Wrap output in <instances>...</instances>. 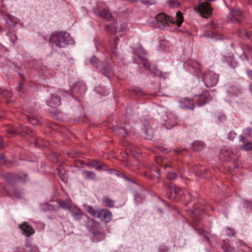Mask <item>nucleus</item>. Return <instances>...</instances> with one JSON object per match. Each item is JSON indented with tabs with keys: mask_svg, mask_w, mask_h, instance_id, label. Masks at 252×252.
I'll return each instance as SVG.
<instances>
[{
	"mask_svg": "<svg viewBox=\"0 0 252 252\" xmlns=\"http://www.w3.org/2000/svg\"><path fill=\"white\" fill-rule=\"evenodd\" d=\"M133 128L130 127L129 125H125V126L123 125H116L113 126L112 127V130L114 133L120 137H125L129 132H133Z\"/></svg>",
	"mask_w": 252,
	"mask_h": 252,
	"instance_id": "obj_9",
	"label": "nucleus"
},
{
	"mask_svg": "<svg viewBox=\"0 0 252 252\" xmlns=\"http://www.w3.org/2000/svg\"><path fill=\"white\" fill-rule=\"evenodd\" d=\"M226 61L228 64L233 68H235L237 65V63L233 56H231L230 59H227Z\"/></svg>",
	"mask_w": 252,
	"mask_h": 252,
	"instance_id": "obj_42",
	"label": "nucleus"
},
{
	"mask_svg": "<svg viewBox=\"0 0 252 252\" xmlns=\"http://www.w3.org/2000/svg\"><path fill=\"white\" fill-rule=\"evenodd\" d=\"M5 144L3 142V139L1 137H0V149L4 148Z\"/></svg>",
	"mask_w": 252,
	"mask_h": 252,
	"instance_id": "obj_60",
	"label": "nucleus"
},
{
	"mask_svg": "<svg viewBox=\"0 0 252 252\" xmlns=\"http://www.w3.org/2000/svg\"><path fill=\"white\" fill-rule=\"evenodd\" d=\"M194 172L196 176L201 177L204 178L209 177V174L210 173V171L209 170L206 169L203 166H200L199 169L195 168L194 169Z\"/></svg>",
	"mask_w": 252,
	"mask_h": 252,
	"instance_id": "obj_23",
	"label": "nucleus"
},
{
	"mask_svg": "<svg viewBox=\"0 0 252 252\" xmlns=\"http://www.w3.org/2000/svg\"><path fill=\"white\" fill-rule=\"evenodd\" d=\"M2 130L5 131L7 134L14 135L15 134H19L23 136L25 134L29 135L31 136L35 135L34 132L27 126H22L21 131L18 132L17 130L10 125H6L2 127Z\"/></svg>",
	"mask_w": 252,
	"mask_h": 252,
	"instance_id": "obj_5",
	"label": "nucleus"
},
{
	"mask_svg": "<svg viewBox=\"0 0 252 252\" xmlns=\"http://www.w3.org/2000/svg\"><path fill=\"white\" fill-rule=\"evenodd\" d=\"M0 94L4 97H8L11 95V93L7 90H2L1 91Z\"/></svg>",
	"mask_w": 252,
	"mask_h": 252,
	"instance_id": "obj_52",
	"label": "nucleus"
},
{
	"mask_svg": "<svg viewBox=\"0 0 252 252\" xmlns=\"http://www.w3.org/2000/svg\"><path fill=\"white\" fill-rule=\"evenodd\" d=\"M154 172L157 173V177L158 179H159L160 178V170L158 169H157V170H151L149 171H146L144 173V175L148 179H153V178L154 176Z\"/></svg>",
	"mask_w": 252,
	"mask_h": 252,
	"instance_id": "obj_31",
	"label": "nucleus"
},
{
	"mask_svg": "<svg viewBox=\"0 0 252 252\" xmlns=\"http://www.w3.org/2000/svg\"><path fill=\"white\" fill-rule=\"evenodd\" d=\"M222 248L223 249L224 252H235L234 249L229 246H223Z\"/></svg>",
	"mask_w": 252,
	"mask_h": 252,
	"instance_id": "obj_53",
	"label": "nucleus"
},
{
	"mask_svg": "<svg viewBox=\"0 0 252 252\" xmlns=\"http://www.w3.org/2000/svg\"><path fill=\"white\" fill-rule=\"evenodd\" d=\"M134 92L136 94L141 95L142 94V90L139 88H136L134 90Z\"/></svg>",
	"mask_w": 252,
	"mask_h": 252,
	"instance_id": "obj_59",
	"label": "nucleus"
},
{
	"mask_svg": "<svg viewBox=\"0 0 252 252\" xmlns=\"http://www.w3.org/2000/svg\"><path fill=\"white\" fill-rule=\"evenodd\" d=\"M94 13L97 16L109 21L114 20V17L109 7L104 3L100 2L93 9Z\"/></svg>",
	"mask_w": 252,
	"mask_h": 252,
	"instance_id": "obj_4",
	"label": "nucleus"
},
{
	"mask_svg": "<svg viewBox=\"0 0 252 252\" xmlns=\"http://www.w3.org/2000/svg\"><path fill=\"white\" fill-rule=\"evenodd\" d=\"M4 180L9 185H13L18 180L23 182L27 181L28 174L23 173L22 175H17L12 173H7L2 175Z\"/></svg>",
	"mask_w": 252,
	"mask_h": 252,
	"instance_id": "obj_7",
	"label": "nucleus"
},
{
	"mask_svg": "<svg viewBox=\"0 0 252 252\" xmlns=\"http://www.w3.org/2000/svg\"><path fill=\"white\" fill-rule=\"evenodd\" d=\"M237 34L241 38L247 37L248 38H250L249 33L244 29H239L238 31Z\"/></svg>",
	"mask_w": 252,
	"mask_h": 252,
	"instance_id": "obj_39",
	"label": "nucleus"
},
{
	"mask_svg": "<svg viewBox=\"0 0 252 252\" xmlns=\"http://www.w3.org/2000/svg\"><path fill=\"white\" fill-rule=\"evenodd\" d=\"M240 141L244 144L241 145L240 147L243 151H250L252 150V142H246V137L243 135L239 136Z\"/></svg>",
	"mask_w": 252,
	"mask_h": 252,
	"instance_id": "obj_24",
	"label": "nucleus"
},
{
	"mask_svg": "<svg viewBox=\"0 0 252 252\" xmlns=\"http://www.w3.org/2000/svg\"><path fill=\"white\" fill-rule=\"evenodd\" d=\"M141 62L143 65V67L147 70H149L150 68V64L147 61V59L145 58V60H139Z\"/></svg>",
	"mask_w": 252,
	"mask_h": 252,
	"instance_id": "obj_47",
	"label": "nucleus"
},
{
	"mask_svg": "<svg viewBox=\"0 0 252 252\" xmlns=\"http://www.w3.org/2000/svg\"><path fill=\"white\" fill-rule=\"evenodd\" d=\"M177 176L176 173L174 172H168L166 175L167 178L171 181L176 179Z\"/></svg>",
	"mask_w": 252,
	"mask_h": 252,
	"instance_id": "obj_44",
	"label": "nucleus"
},
{
	"mask_svg": "<svg viewBox=\"0 0 252 252\" xmlns=\"http://www.w3.org/2000/svg\"><path fill=\"white\" fill-rule=\"evenodd\" d=\"M147 53L144 49L140 46L138 49V52L136 53L137 57L135 58V61L136 63H139L138 60H145L146 58Z\"/></svg>",
	"mask_w": 252,
	"mask_h": 252,
	"instance_id": "obj_25",
	"label": "nucleus"
},
{
	"mask_svg": "<svg viewBox=\"0 0 252 252\" xmlns=\"http://www.w3.org/2000/svg\"><path fill=\"white\" fill-rule=\"evenodd\" d=\"M242 89L235 86L230 87L228 92L231 93L234 95H237L241 93Z\"/></svg>",
	"mask_w": 252,
	"mask_h": 252,
	"instance_id": "obj_34",
	"label": "nucleus"
},
{
	"mask_svg": "<svg viewBox=\"0 0 252 252\" xmlns=\"http://www.w3.org/2000/svg\"><path fill=\"white\" fill-rule=\"evenodd\" d=\"M6 22L5 24L8 25L10 27L15 26L18 23L17 19L16 17L9 14H7L5 16Z\"/></svg>",
	"mask_w": 252,
	"mask_h": 252,
	"instance_id": "obj_26",
	"label": "nucleus"
},
{
	"mask_svg": "<svg viewBox=\"0 0 252 252\" xmlns=\"http://www.w3.org/2000/svg\"><path fill=\"white\" fill-rule=\"evenodd\" d=\"M167 189V196L170 199H174L180 195L181 189L177 186L172 187L169 184L165 185Z\"/></svg>",
	"mask_w": 252,
	"mask_h": 252,
	"instance_id": "obj_11",
	"label": "nucleus"
},
{
	"mask_svg": "<svg viewBox=\"0 0 252 252\" xmlns=\"http://www.w3.org/2000/svg\"><path fill=\"white\" fill-rule=\"evenodd\" d=\"M49 41L60 48H64L68 44H73V39L66 32H60L52 34Z\"/></svg>",
	"mask_w": 252,
	"mask_h": 252,
	"instance_id": "obj_2",
	"label": "nucleus"
},
{
	"mask_svg": "<svg viewBox=\"0 0 252 252\" xmlns=\"http://www.w3.org/2000/svg\"><path fill=\"white\" fill-rule=\"evenodd\" d=\"M218 119L219 121L221 123H224L226 121V117L225 114L223 113L218 114Z\"/></svg>",
	"mask_w": 252,
	"mask_h": 252,
	"instance_id": "obj_48",
	"label": "nucleus"
},
{
	"mask_svg": "<svg viewBox=\"0 0 252 252\" xmlns=\"http://www.w3.org/2000/svg\"><path fill=\"white\" fill-rule=\"evenodd\" d=\"M23 86V83H20L18 88L17 89V90H18V91L19 92H20V91H21L22 90Z\"/></svg>",
	"mask_w": 252,
	"mask_h": 252,
	"instance_id": "obj_64",
	"label": "nucleus"
},
{
	"mask_svg": "<svg viewBox=\"0 0 252 252\" xmlns=\"http://www.w3.org/2000/svg\"><path fill=\"white\" fill-rule=\"evenodd\" d=\"M19 227L23 231V233L28 237L34 233V231L32 227L26 222L19 225Z\"/></svg>",
	"mask_w": 252,
	"mask_h": 252,
	"instance_id": "obj_21",
	"label": "nucleus"
},
{
	"mask_svg": "<svg viewBox=\"0 0 252 252\" xmlns=\"http://www.w3.org/2000/svg\"><path fill=\"white\" fill-rule=\"evenodd\" d=\"M82 174L86 179L89 180H94L95 177V174L93 171L83 170Z\"/></svg>",
	"mask_w": 252,
	"mask_h": 252,
	"instance_id": "obj_33",
	"label": "nucleus"
},
{
	"mask_svg": "<svg viewBox=\"0 0 252 252\" xmlns=\"http://www.w3.org/2000/svg\"><path fill=\"white\" fill-rule=\"evenodd\" d=\"M14 37L11 38V41L12 43H15L17 39V36L16 35H14Z\"/></svg>",
	"mask_w": 252,
	"mask_h": 252,
	"instance_id": "obj_62",
	"label": "nucleus"
},
{
	"mask_svg": "<svg viewBox=\"0 0 252 252\" xmlns=\"http://www.w3.org/2000/svg\"><path fill=\"white\" fill-rule=\"evenodd\" d=\"M105 29L109 34H114L117 32V24L116 23H111L106 26Z\"/></svg>",
	"mask_w": 252,
	"mask_h": 252,
	"instance_id": "obj_30",
	"label": "nucleus"
},
{
	"mask_svg": "<svg viewBox=\"0 0 252 252\" xmlns=\"http://www.w3.org/2000/svg\"><path fill=\"white\" fill-rule=\"evenodd\" d=\"M86 90V86L80 82H76L73 85V87L71 89L73 94H84Z\"/></svg>",
	"mask_w": 252,
	"mask_h": 252,
	"instance_id": "obj_20",
	"label": "nucleus"
},
{
	"mask_svg": "<svg viewBox=\"0 0 252 252\" xmlns=\"http://www.w3.org/2000/svg\"><path fill=\"white\" fill-rule=\"evenodd\" d=\"M59 205L60 208L66 209L68 208V204L67 203L63 200H60L59 201Z\"/></svg>",
	"mask_w": 252,
	"mask_h": 252,
	"instance_id": "obj_49",
	"label": "nucleus"
},
{
	"mask_svg": "<svg viewBox=\"0 0 252 252\" xmlns=\"http://www.w3.org/2000/svg\"><path fill=\"white\" fill-rule=\"evenodd\" d=\"M153 73L155 75L161 77H165V74L162 72L160 70L158 69V68H154L152 71Z\"/></svg>",
	"mask_w": 252,
	"mask_h": 252,
	"instance_id": "obj_43",
	"label": "nucleus"
},
{
	"mask_svg": "<svg viewBox=\"0 0 252 252\" xmlns=\"http://www.w3.org/2000/svg\"><path fill=\"white\" fill-rule=\"evenodd\" d=\"M235 155L229 148L224 147L221 149L220 153V157L225 161H229L235 159Z\"/></svg>",
	"mask_w": 252,
	"mask_h": 252,
	"instance_id": "obj_10",
	"label": "nucleus"
},
{
	"mask_svg": "<svg viewBox=\"0 0 252 252\" xmlns=\"http://www.w3.org/2000/svg\"><path fill=\"white\" fill-rule=\"evenodd\" d=\"M4 156L3 155L0 156V163L4 164L5 160H4Z\"/></svg>",
	"mask_w": 252,
	"mask_h": 252,
	"instance_id": "obj_61",
	"label": "nucleus"
},
{
	"mask_svg": "<svg viewBox=\"0 0 252 252\" xmlns=\"http://www.w3.org/2000/svg\"><path fill=\"white\" fill-rule=\"evenodd\" d=\"M205 144L201 141H195L192 143V149L194 151L200 152L204 149Z\"/></svg>",
	"mask_w": 252,
	"mask_h": 252,
	"instance_id": "obj_28",
	"label": "nucleus"
},
{
	"mask_svg": "<svg viewBox=\"0 0 252 252\" xmlns=\"http://www.w3.org/2000/svg\"><path fill=\"white\" fill-rule=\"evenodd\" d=\"M243 56L246 60H248L249 55L252 54V48L248 45H245L244 46Z\"/></svg>",
	"mask_w": 252,
	"mask_h": 252,
	"instance_id": "obj_36",
	"label": "nucleus"
},
{
	"mask_svg": "<svg viewBox=\"0 0 252 252\" xmlns=\"http://www.w3.org/2000/svg\"><path fill=\"white\" fill-rule=\"evenodd\" d=\"M229 20L232 22H239L242 19L241 11L238 8L232 9L228 16Z\"/></svg>",
	"mask_w": 252,
	"mask_h": 252,
	"instance_id": "obj_14",
	"label": "nucleus"
},
{
	"mask_svg": "<svg viewBox=\"0 0 252 252\" xmlns=\"http://www.w3.org/2000/svg\"><path fill=\"white\" fill-rule=\"evenodd\" d=\"M193 98L199 106H202L212 100L211 95L208 92H205L200 94L195 95Z\"/></svg>",
	"mask_w": 252,
	"mask_h": 252,
	"instance_id": "obj_12",
	"label": "nucleus"
},
{
	"mask_svg": "<svg viewBox=\"0 0 252 252\" xmlns=\"http://www.w3.org/2000/svg\"><path fill=\"white\" fill-rule=\"evenodd\" d=\"M48 105L51 107L56 108L61 105L60 97L55 94H52L50 98L47 101Z\"/></svg>",
	"mask_w": 252,
	"mask_h": 252,
	"instance_id": "obj_22",
	"label": "nucleus"
},
{
	"mask_svg": "<svg viewBox=\"0 0 252 252\" xmlns=\"http://www.w3.org/2000/svg\"><path fill=\"white\" fill-rule=\"evenodd\" d=\"M92 160L91 161H89L88 163H86L84 161L82 160H78L76 161V165L77 166H79V165H84L85 164L86 166L89 167L92 166Z\"/></svg>",
	"mask_w": 252,
	"mask_h": 252,
	"instance_id": "obj_46",
	"label": "nucleus"
},
{
	"mask_svg": "<svg viewBox=\"0 0 252 252\" xmlns=\"http://www.w3.org/2000/svg\"><path fill=\"white\" fill-rule=\"evenodd\" d=\"M72 215L74 219L79 220L82 218L83 213L80 209H76Z\"/></svg>",
	"mask_w": 252,
	"mask_h": 252,
	"instance_id": "obj_38",
	"label": "nucleus"
},
{
	"mask_svg": "<svg viewBox=\"0 0 252 252\" xmlns=\"http://www.w3.org/2000/svg\"><path fill=\"white\" fill-rule=\"evenodd\" d=\"M164 125L167 129H170L176 125V123L172 121L171 119L168 118L165 120Z\"/></svg>",
	"mask_w": 252,
	"mask_h": 252,
	"instance_id": "obj_37",
	"label": "nucleus"
},
{
	"mask_svg": "<svg viewBox=\"0 0 252 252\" xmlns=\"http://www.w3.org/2000/svg\"><path fill=\"white\" fill-rule=\"evenodd\" d=\"M218 79L219 75L212 71L208 70L203 74L202 80L208 88L215 86L217 84Z\"/></svg>",
	"mask_w": 252,
	"mask_h": 252,
	"instance_id": "obj_6",
	"label": "nucleus"
},
{
	"mask_svg": "<svg viewBox=\"0 0 252 252\" xmlns=\"http://www.w3.org/2000/svg\"><path fill=\"white\" fill-rule=\"evenodd\" d=\"M90 63L94 66L96 68H98L99 66V61L94 56H93L90 59Z\"/></svg>",
	"mask_w": 252,
	"mask_h": 252,
	"instance_id": "obj_41",
	"label": "nucleus"
},
{
	"mask_svg": "<svg viewBox=\"0 0 252 252\" xmlns=\"http://www.w3.org/2000/svg\"><path fill=\"white\" fill-rule=\"evenodd\" d=\"M31 252H39L38 249L36 247H33L32 248Z\"/></svg>",
	"mask_w": 252,
	"mask_h": 252,
	"instance_id": "obj_63",
	"label": "nucleus"
},
{
	"mask_svg": "<svg viewBox=\"0 0 252 252\" xmlns=\"http://www.w3.org/2000/svg\"><path fill=\"white\" fill-rule=\"evenodd\" d=\"M194 10L204 18H207L212 14V9L207 1L199 3L197 6H195Z\"/></svg>",
	"mask_w": 252,
	"mask_h": 252,
	"instance_id": "obj_8",
	"label": "nucleus"
},
{
	"mask_svg": "<svg viewBox=\"0 0 252 252\" xmlns=\"http://www.w3.org/2000/svg\"><path fill=\"white\" fill-rule=\"evenodd\" d=\"M87 212L92 217L97 218L99 215V209L95 210L92 206H89L87 208Z\"/></svg>",
	"mask_w": 252,
	"mask_h": 252,
	"instance_id": "obj_35",
	"label": "nucleus"
},
{
	"mask_svg": "<svg viewBox=\"0 0 252 252\" xmlns=\"http://www.w3.org/2000/svg\"><path fill=\"white\" fill-rule=\"evenodd\" d=\"M205 207L200 203H195L192 209L189 212V214L192 220V224L195 230L202 235L206 241L209 240L208 232L205 231L199 226L200 221L202 219L201 215L204 213Z\"/></svg>",
	"mask_w": 252,
	"mask_h": 252,
	"instance_id": "obj_1",
	"label": "nucleus"
},
{
	"mask_svg": "<svg viewBox=\"0 0 252 252\" xmlns=\"http://www.w3.org/2000/svg\"><path fill=\"white\" fill-rule=\"evenodd\" d=\"M210 29L211 30V34L208 32H206V35L212 38L216 39H221V35L219 33L218 26L214 22H212L209 24Z\"/></svg>",
	"mask_w": 252,
	"mask_h": 252,
	"instance_id": "obj_15",
	"label": "nucleus"
},
{
	"mask_svg": "<svg viewBox=\"0 0 252 252\" xmlns=\"http://www.w3.org/2000/svg\"><path fill=\"white\" fill-rule=\"evenodd\" d=\"M102 202L104 206L108 208L114 207L115 203L114 200L107 196H104L102 197Z\"/></svg>",
	"mask_w": 252,
	"mask_h": 252,
	"instance_id": "obj_27",
	"label": "nucleus"
},
{
	"mask_svg": "<svg viewBox=\"0 0 252 252\" xmlns=\"http://www.w3.org/2000/svg\"><path fill=\"white\" fill-rule=\"evenodd\" d=\"M113 61L110 59L107 60L102 63V68L100 70L101 74L107 77L110 78V72L113 67Z\"/></svg>",
	"mask_w": 252,
	"mask_h": 252,
	"instance_id": "obj_13",
	"label": "nucleus"
},
{
	"mask_svg": "<svg viewBox=\"0 0 252 252\" xmlns=\"http://www.w3.org/2000/svg\"><path fill=\"white\" fill-rule=\"evenodd\" d=\"M227 235L229 236H234L235 234V231L234 229L230 228V227H227Z\"/></svg>",
	"mask_w": 252,
	"mask_h": 252,
	"instance_id": "obj_50",
	"label": "nucleus"
},
{
	"mask_svg": "<svg viewBox=\"0 0 252 252\" xmlns=\"http://www.w3.org/2000/svg\"><path fill=\"white\" fill-rule=\"evenodd\" d=\"M106 165L103 163L99 161L98 160H92V167L96 170H99L103 169V167H105Z\"/></svg>",
	"mask_w": 252,
	"mask_h": 252,
	"instance_id": "obj_32",
	"label": "nucleus"
},
{
	"mask_svg": "<svg viewBox=\"0 0 252 252\" xmlns=\"http://www.w3.org/2000/svg\"><path fill=\"white\" fill-rule=\"evenodd\" d=\"M158 252H170L167 247L164 245H161L158 248Z\"/></svg>",
	"mask_w": 252,
	"mask_h": 252,
	"instance_id": "obj_54",
	"label": "nucleus"
},
{
	"mask_svg": "<svg viewBox=\"0 0 252 252\" xmlns=\"http://www.w3.org/2000/svg\"><path fill=\"white\" fill-rule=\"evenodd\" d=\"M140 1L142 3L148 5H153L156 3V0H141Z\"/></svg>",
	"mask_w": 252,
	"mask_h": 252,
	"instance_id": "obj_51",
	"label": "nucleus"
},
{
	"mask_svg": "<svg viewBox=\"0 0 252 252\" xmlns=\"http://www.w3.org/2000/svg\"><path fill=\"white\" fill-rule=\"evenodd\" d=\"M237 134L234 131H230L228 135L229 140H233L236 136Z\"/></svg>",
	"mask_w": 252,
	"mask_h": 252,
	"instance_id": "obj_55",
	"label": "nucleus"
},
{
	"mask_svg": "<svg viewBox=\"0 0 252 252\" xmlns=\"http://www.w3.org/2000/svg\"><path fill=\"white\" fill-rule=\"evenodd\" d=\"M88 229L94 234L99 232L100 223L93 219L89 220L86 224Z\"/></svg>",
	"mask_w": 252,
	"mask_h": 252,
	"instance_id": "obj_16",
	"label": "nucleus"
},
{
	"mask_svg": "<svg viewBox=\"0 0 252 252\" xmlns=\"http://www.w3.org/2000/svg\"><path fill=\"white\" fill-rule=\"evenodd\" d=\"M195 71L197 73L201 72V66L200 64L196 63L194 65Z\"/></svg>",
	"mask_w": 252,
	"mask_h": 252,
	"instance_id": "obj_56",
	"label": "nucleus"
},
{
	"mask_svg": "<svg viewBox=\"0 0 252 252\" xmlns=\"http://www.w3.org/2000/svg\"><path fill=\"white\" fill-rule=\"evenodd\" d=\"M143 133L145 139L147 140H151L154 137V130L148 122L144 125Z\"/></svg>",
	"mask_w": 252,
	"mask_h": 252,
	"instance_id": "obj_19",
	"label": "nucleus"
},
{
	"mask_svg": "<svg viewBox=\"0 0 252 252\" xmlns=\"http://www.w3.org/2000/svg\"><path fill=\"white\" fill-rule=\"evenodd\" d=\"M57 169H58V174L60 175L61 178H62L61 175H62V172H63V166L62 165H60L58 167Z\"/></svg>",
	"mask_w": 252,
	"mask_h": 252,
	"instance_id": "obj_58",
	"label": "nucleus"
},
{
	"mask_svg": "<svg viewBox=\"0 0 252 252\" xmlns=\"http://www.w3.org/2000/svg\"><path fill=\"white\" fill-rule=\"evenodd\" d=\"M243 133L245 137H249L252 133V127H248L244 129Z\"/></svg>",
	"mask_w": 252,
	"mask_h": 252,
	"instance_id": "obj_45",
	"label": "nucleus"
},
{
	"mask_svg": "<svg viewBox=\"0 0 252 252\" xmlns=\"http://www.w3.org/2000/svg\"><path fill=\"white\" fill-rule=\"evenodd\" d=\"M179 107L182 109H189L193 110L194 108V103L192 100L187 98H182L179 100Z\"/></svg>",
	"mask_w": 252,
	"mask_h": 252,
	"instance_id": "obj_17",
	"label": "nucleus"
},
{
	"mask_svg": "<svg viewBox=\"0 0 252 252\" xmlns=\"http://www.w3.org/2000/svg\"><path fill=\"white\" fill-rule=\"evenodd\" d=\"M119 38L116 37L114 40L110 42V53L115 55H117V46L119 42Z\"/></svg>",
	"mask_w": 252,
	"mask_h": 252,
	"instance_id": "obj_29",
	"label": "nucleus"
},
{
	"mask_svg": "<svg viewBox=\"0 0 252 252\" xmlns=\"http://www.w3.org/2000/svg\"><path fill=\"white\" fill-rule=\"evenodd\" d=\"M99 216L97 218L99 219L101 221L108 222L111 220L112 213L110 211L106 209H99Z\"/></svg>",
	"mask_w": 252,
	"mask_h": 252,
	"instance_id": "obj_18",
	"label": "nucleus"
},
{
	"mask_svg": "<svg viewBox=\"0 0 252 252\" xmlns=\"http://www.w3.org/2000/svg\"><path fill=\"white\" fill-rule=\"evenodd\" d=\"M187 150L185 148H183L181 150L179 149H174V152L176 153L178 155H181L183 154L184 152H186Z\"/></svg>",
	"mask_w": 252,
	"mask_h": 252,
	"instance_id": "obj_57",
	"label": "nucleus"
},
{
	"mask_svg": "<svg viewBox=\"0 0 252 252\" xmlns=\"http://www.w3.org/2000/svg\"><path fill=\"white\" fill-rule=\"evenodd\" d=\"M156 19L158 22L160 23L163 26L171 23L180 26L183 21V15L180 11L177 12L175 18L168 16L162 13L158 14L156 17Z\"/></svg>",
	"mask_w": 252,
	"mask_h": 252,
	"instance_id": "obj_3",
	"label": "nucleus"
},
{
	"mask_svg": "<svg viewBox=\"0 0 252 252\" xmlns=\"http://www.w3.org/2000/svg\"><path fill=\"white\" fill-rule=\"evenodd\" d=\"M167 3L170 7H178L180 5L179 1L177 0H168Z\"/></svg>",
	"mask_w": 252,
	"mask_h": 252,
	"instance_id": "obj_40",
	"label": "nucleus"
}]
</instances>
